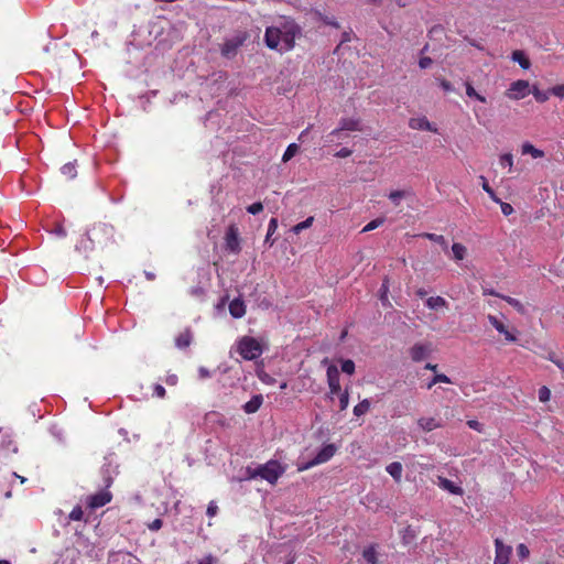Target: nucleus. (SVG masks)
<instances>
[{
  "label": "nucleus",
  "mask_w": 564,
  "mask_h": 564,
  "mask_svg": "<svg viewBox=\"0 0 564 564\" xmlns=\"http://www.w3.org/2000/svg\"><path fill=\"white\" fill-rule=\"evenodd\" d=\"M301 35V28L292 20H285L280 26L265 30L264 42L269 48L286 52L294 47L295 39Z\"/></svg>",
  "instance_id": "nucleus-1"
},
{
  "label": "nucleus",
  "mask_w": 564,
  "mask_h": 564,
  "mask_svg": "<svg viewBox=\"0 0 564 564\" xmlns=\"http://www.w3.org/2000/svg\"><path fill=\"white\" fill-rule=\"evenodd\" d=\"M113 232L115 229L111 225L106 223H97L90 230L86 232L87 240H82L77 248L91 250L95 242L107 243L108 241L112 240Z\"/></svg>",
  "instance_id": "nucleus-2"
},
{
  "label": "nucleus",
  "mask_w": 564,
  "mask_h": 564,
  "mask_svg": "<svg viewBox=\"0 0 564 564\" xmlns=\"http://www.w3.org/2000/svg\"><path fill=\"white\" fill-rule=\"evenodd\" d=\"M283 467L278 460L271 459L263 465H258L256 468L248 467L247 474L249 478L260 477L270 484H275L278 479L284 474Z\"/></svg>",
  "instance_id": "nucleus-3"
},
{
  "label": "nucleus",
  "mask_w": 564,
  "mask_h": 564,
  "mask_svg": "<svg viewBox=\"0 0 564 564\" xmlns=\"http://www.w3.org/2000/svg\"><path fill=\"white\" fill-rule=\"evenodd\" d=\"M237 350L246 360H254L262 354V348L258 340L249 336H245L239 340Z\"/></svg>",
  "instance_id": "nucleus-4"
},
{
  "label": "nucleus",
  "mask_w": 564,
  "mask_h": 564,
  "mask_svg": "<svg viewBox=\"0 0 564 564\" xmlns=\"http://www.w3.org/2000/svg\"><path fill=\"white\" fill-rule=\"evenodd\" d=\"M248 35L245 32H240L235 36L227 39L221 46V55L228 59L234 58L240 46L246 42Z\"/></svg>",
  "instance_id": "nucleus-5"
},
{
  "label": "nucleus",
  "mask_w": 564,
  "mask_h": 564,
  "mask_svg": "<svg viewBox=\"0 0 564 564\" xmlns=\"http://www.w3.org/2000/svg\"><path fill=\"white\" fill-rule=\"evenodd\" d=\"M335 453H336L335 445L327 444L322 449H319V452L316 454V456L312 460H310L305 464L299 465L297 470L303 471V470H306V469H308L313 466H316L318 464L326 463L335 455Z\"/></svg>",
  "instance_id": "nucleus-6"
},
{
  "label": "nucleus",
  "mask_w": 564,
  "mask_h": 564,
  "mask_svg": "<svg viewBox=\"0 0 564 564\" xmlns=\"http://www.w3.org/2000/svg\"><path fill=\"white\" fill-rule=\"evenodd\" d=\"M225 248L234 254L241 251L239 230L235 224H231L225 235Z\"/></svg>",
  "instance_id": "nucleus-7"
},
{
  "label": "nucleus",
  "mask_w": 564,
  "mask_h": 564,
  "mask_svg": "<svg viewBox=\"0 0 564 564\" xmlns=\"http://www.w3.org/2000/svg\"><path fill=\"white\" fill-rule=\"evenodd\" d=\"M361 122L359 119L343 118L339 122V128L333 130L328 137L341 139L344 131H361Z\"/></svg>",
  "instance_id": "nucleus-8"
},
{
  "label": "nucleus",
  "mask_w": 564,
  "mask_h": 564,
  "mask_svg": "<svg viewBox=\"0 0 564 564\" xmlns=\"http://www.w3.org/2000/svg\"><path fill=\"white\" fill-rule=\"evenodd\" d=\"M432 351L433 347L431 343H416L410 348L409 354L413 361L420 362L430 357Z\"/></svg>",
  "instance_id": "nucleus-9"
},
{
  "label": "nucleus",
  "mask_w": 564,
  "mask_h": 564,
  "mask_svg": "<svg viewBox=\"0 0 564 564\" xmlns=\"http://www.w3.org/2000/svg\"><path fill=\"white\" fill-rule=\"evenodd\" d=\"M327 382L329 387L328 398L330 400L334 399L335 394H339L341 392L340 383H339V371L336 366L332 365L327 368Z\"/></svg>",
  "instance_id": "nucleus-10"
},
{
  "label": "nucleus",
  "mask_w": 564,
  "mask_h": 564,
  "mask_svg": "<svg viewBox=\"0 0 564 564\" xmlns=\"http://www.w3.org/2000/svg\"><path fill=\"white\" fill-rule=\"evenodd\" d=\"M496 546V556L494 564H508L510 560V555L512 553V547L510 545L503 544L500 539L495 540Z\"/></svg>",
  "instance_id": "nucleus-11"
},
{
  "label": "nucleus",
  "mask_w": 564,
  "mask_h": 564,
  "mask_svg": "<svg viewBox=\"0 0 564 564\" xmlns=\"http://www.w3.org/2000/svg\"><path fill=\"white\" fill-rule=\"evenodd\" d=\"M508 96L512 99H521L529 94V83L527 80H517L511 84Z\"/></svg>",
  "instance_id": "nucleus-12"
},
{
  "label": "nucleus",
  "mask_w": 564,
  "mask_h": 564,
  "mask_svg": "<svg viewBox=\"0 0 564 564\" xmlns=\"http://www.w3.org/2000/svg\"><path fill=\"white\" fill-rule=\"evenodd\" d=\"M111 494L107 490H101L93 496L89 497L88 506L91 509H97L100 507H104L111 500Z\"/></svg>",
  "instance_id": "nucleus-13"
},
{
  "label": "nucleus",
  "mask_w": 564,
  "mask_h": 564,
  "mask_svg": "<svg viewBox=\"0 0 564 564\" xmlns=\"http://www.w3.org/2000/svg\"><path fill=\"white\" fill-rule=\"evenodd\" d=\"M229 313L234 318H241L246 314V305L241 297L234 299L229 303Z\"/></svg>",
  "instance_id": "nucleus-14"
},
{
  "label": "nucleus",
  "mask_w": 564,
  "mask_h": 564,
  "mask_svg": "<svg viewBox=\"0 0 564 564\" xmlns=\"http://www.w3.org/2000/svg\"><path fill=\"white\" fill-rule=\"evenodd\" d=\"M489 323L500 333L505 335L506 340L508 341H516L517 337L509 332L502 322H500L496 316L488 315Z\"/></svg>",
  "instance_id": "nucleus-15"
},
{
  "label": "nucleus",
  "mask_w": 564,
  "mask_h": 564,
  "mask_svg": "<svg viewBox=\"0 0 564 564\" xmlns=\"http://www.w3.org/2000/svg\"><path fill=\"white\" fill-rule=\"evenodd\" d=\"M409 127L414 130L436 131V129L432 127L431 122L425 117L411 118L409 121Z\"/></svg>",
  "instance_id": "nucleus-16"
},
{
  "label": "nucleus",
  "mask_w": 564,
  "mask_h": 564,
  "mask_svg": "<svg viewBox=\"0 0 564 564\" xmlns=\"http://www.w3.org/2000/svg\"><path fill=\"white\" fill-rule=\"evenodd\" d=\"M438 486L453 495H463L464 492L462 487L455 485L452 480L445 477H438Z\"/></svg>",
  "instance_id": "nucleus-17"
},
{
  "label": "nucleus",
  "mask_w": 564,
  "mask_h": 564,
  "mask_svg": "<svg viewBox=\"0 0 564 564\" xmlns=\"http://www.w3.org/2000/svg\"><path fill=\"white\" fill-rule=\"evenodd\" d=\"M417 425L424 432H431L443 426V424L440 421H436L434 417H421L417 420Z\"/></svg>",
  "instance_id": "nucleus-18"
},
{
  "label": "nucleus",
  "mask_w": 564,
  "mask_h": 564,
  "mask_svg": "<svg viewBox=\"0 0 564 564\" xmlns=\"http://www.w3.org/2000/svg\"><path fill=\"white\" fill-rule=\"evenodd\" d=\"M263 402L261 394L253 395L243 406V411L248 414L256 413Z\"/></svg>",
  "instance_id": "nucleus-19"
},
{
  "label": "nucleus",
  "mask_w": 564,
  "mask_h": 564,
  "mask_svg": "<svg viewBox=\"0 0 564 564\" xmlns=\"http://www.w3.org/2000/svg\"><path fill=\"white\" fill-rule=\"evenodd\" d=\"M386 469L397 482H400L403 470L401 463L393 462L389 464Z\"/></svg>",
  "instance_id": "nucleus-20"
},
{
  "label": "nucleus",
  "mask_w": 564,
  "mask_h": 564,
  "mask_svg": "<svg viewBox=\"0 0 564 564\" xmlns=\"http://www.w3.org/2000/svg\"><path fill=\"white\" fill-rule=\"evenodd\" d=\"M192 341V332L189 329L184 330L181 333L176 339L175 344L178 348H186L191 345Z\"/></svg>",
  "instance_id": "nucleus-21"
},
{
  "label": "nucleus",
  "mask_w": 564,
  "mask_h": 564,
  "mask_svg": "<svg viewBox=\"0 0 564 564\" xmlns=\"http://www.w3.org/2000/svg\"><path fill=\"white\" fill-rule=\"evenodd\" d=\"M426 306L431 310H438L442 307H446L448 304L446 300L442 296H432L429 297L425 302Z\"/></svg>",
  "instance_id": "nucleus-22"
},
{
  "label": "nucleus",
  "mask_w": 564,
  "mask_h": 564,
  "mask_svg": "<svg viewBox=\"0 0 564 564\" xmlns=\"http://www.w3.org/2000/svg\"><path fill=\"white\" fill-rule=\"evenodd\" d=\"M276 228H278V219L271 218L269 221V226H268V232H267V236L264 239V243L269 245V247H272L275 241V239H272V235L275 232Z\"/></svg>",
  "instance_id": "nucleus-23"
},
{
  "label": "nucleus",
  "mask_w": 564,
  "mask_h": 564,
  "mask_svg": "<svg viewBox=\"0 0 564 564\" xmlns=\"http://www.w3.org/2000/svg\"><path fill=\"white\" fill-rule=\"evenodd\" d=\"M512 59L514 62H518L519 65L524 69H528L531 66L530 59L528 58L523 51H514L512 53Z\"/></svg>",
  "instance_id": "nucleus-24"
},
{
  "label": "nucleus",
  "mask_w": 564,
  "mask_h": 564,
  "mask_svg": "<svg viewBox=\"0 0 564 564\" xmlns=\"http://www.w3.org/2000/svg\"><path fill=\"white\" fill-rule=\"evenodd\" d=\"M522 153L523 154H531L534 159L542 158L544 155L543 151L534 148L531 143L525 142L522 145Z\"/></svg>",
  "instance_id": "nucleus-25"
},
{
  "label": "nucleus",
  "mask_w": 564,
  "mask_h": 564,
  "mask_svg": "<svg viewBox=\"0 0 564 564\" xmlns=\"http://www.w3.org/2000/svg\"><path fill=\"white\" fill-rule=\"evenodd\" d=\"M61 172L67 178H69V180L74 178L77 174L75 162H69V163L64 164L61 169Z\"/></svg>",
  "instance_id": "nucleus-26"
},
{
  "label": "nucleus",
  "mask_w": 564,
  "mask_h": 564,
  "mask_svg": "<svg viewBox=\"0 0 564 564\" xmlns=\"http://www.w3.org/2000/svg\"><path fill=\"white\" fill-rule=\"evenodd\" d=\"M370 409V401L368 399H365L360 401L355 408H354V414L356 416H361L366 414Z\"/></svg>",
  "instance_id": "nucleus-27"
},
{
  "label": "nucleus",
  "mask_w": 564,
  "mask_h": 564,
  "mask_svg": "<svg viewBox=\"0 0 564 564\" xmlns=\"http://www.w3.org/2000/svg\"><path fill=\"white\" fill-rule=\"evenodd\" d=\"M362 557L368 564H377V552L372 546L364 550Z\"/></svg>",
  "instance_id": "nucleus-28"
},
{
  "label": "nucleus",
  "mask_w": 564,
  "mask_h": 564,
  "mask_svg": "<svg viewBox=\"0 0 564 564\" xmlns=\"http://www.w3.org/2000/svg\"><path fill=\"white\" fill-rule=\"evenodd\" d=\"M452 251H453L454 258L456 260H463L465 258V256H466L467 249L462 243L455 242L452 246Z\"/></svg>",
  "instance_id": "nucleus-29"
},
{
  "label": "nucleus",
  "mask_w": 564,
  "mask_h": 564,
  "mask_svg": "<svg viewBox=\"0 0 564 564\" xmlns=\"http://www.w3.org/2000/svg\"><path fill=\"white\" fill-rule=\"evenodd\" d=\"M299 150H300V147H299L296 143H291V144L286 148V150H285V152H284V154H283V156H282V161H283V162H288V161H290L293 156H295V155H296V153L299 152Z\"/></svg>",
  "instance_id": "nucleus-30"
},
{
  "label": "nucleus",
  "mask_w": 564,
  "mask_h": 564,
  "mask_svg": "<svg viewBox=\"0 0 564 564\" xmlns=\"http://www.w3.org/2000/svg\"><path fill=\"white\" fill-rule=\"evenodd\" d=\"M444 26L442 24H435L429 30V36L432 40H441L444 34Z\"/></svg>",
  "instance_id": "nucleus-31"
},
{
  "label": "nucleus",
  "mask_w": 564,
  "mask_h": 564,
  "mask_svg": "<svg viewBox=\"0 0 564 564\" xmlns=\"http://www.w3.org/2000/svg\"><path fill=\"white\" fill-rule=\"evenodd\" d=\"M314 217L310 216L304 221L299 223L292 228L294 234H300L302 230L310 228L313 225Z\"/></svg>",
  "instance_id": "nucleus-32"
},
{
  "label": "nucleus",
  "mask_w": 564,
  "mask_h": 564,
  "mask_svg": "<svg viewBox=\"0 0 564 564\" xmlns=\"http://www.w3.org/2000/svg\"><path fill=\"white\" fill-rule=\"evenodd\" d=\"M466 86V95L470 98H476L477 100H479L480 102H486V98L481 95H479L475 88L471 86L470 83H466L465 84Z\"/></svg>",
  "instance_id": "nucleus-33"
},
{
  "label": "nucleus",
  "mask_w": 564,
  "mask_h": 564,
  "mask_svg": "<svg viewBox=\"0 0 564 564\" xmlns=\"http://www.w3.org/2000/svg\"><path fill=\"white\" fill-rule=\"evenodd\" d=\"M501 297L508 304L513 306L519 313L524 314L525 310H524V306L522 305V303L520 301H518L517 299L510 297V296H505V295H502Z\"/></svg>",
  "instance_id": "nucleus-34"
},
{
  "label": "nucleus",
  "mask_w": 564,
  "mask_h": 564,
  "mask_svg": "<svg viewBox=\"0 0 564 564\" xmlns=\"http://www.w3.org/2000/svg\"><path fill=\"white\" fill-rule=\"evenodd\" d=\"M532 94L536 101L545 102L549 99L550 91H542L536 86L533 87Z\"/></svg>",
  "instance_id": "nucleus-35"
},
{
  "label": "nucleus",
  "mask_w": 564,
  "mask_h": 564,
  "mask_svg": "<svg viewBox=\"0 0 564 564\" xmlns=\"http://www.w3.org/2000/svg\"><path fill=\"white\" fill-rule=\"evenodd\" d=\"M480 180L482 181V188L486 193H488V195L490 196V198L496 202V203H499L500 199L496 196V193L495 191L490 187V185L488 184L486 177L484 176H480Z\"/></svg>",
  "instance_id": "nucleus-36"
},
{
  "label": "nucleus",
  "mask_w": 564,
  "mask_h": 564,
  "mask_svg": "<svg viewBox=\"0 0 564 564\" xmlns=\"http://www.w3.org/2000/svg\"><path fill=\"white\" fill-rule=\"evenodd\" d=\"M48 231L54 234L55 236H57L59 238H64L67 235L65 228L59 223H54L53 227Z\"/></svg>",
  "instance_id": "nucleus-37"
},
{
  "label": "nucleus",
  "mask_w": 564,
  "mask_h": 564,
  "mask_svg": "<svg viewBox=\"0 0 564 564\" xmlns=\"http://www.w3.org/2000/svg\"><path fill=\"white\" fill-rule=\"evenodd\" d=\"M338 395H339V410L344 411L347 409V406L349 404L348 389H346L344 392H340Z\"/></svg>",
  "instance_id": "nucleus-38"
},
{
  "label": "nucleus",
  "mask_w": 564,
  "mask_h": 564,
  "mask_svg": "<svg viewBox=\"0 0 564 564\" xmlns=\"http://www.w3.org/2000/svg\"><path fill=\"white\" fill-rule=\"evenodd\" d=\"M341 371L348 375H352L355 372V362L351 359L343 360Z\"/></svg>",
  "instance_id": "nucleus-39"
},
{
  "label": "nucleus",
  "mask_w": 564,
  "mask_h": 564,
  "mask_svg": "<svg viewBox=\"0 0 564 564\" xmlns=\"http://www.w3.org/2000/svg\"><path fill=\"white\" fill-rule=\"evenodd\" d=\"M406 195V192L405 191H392L390 194H389V198L395 204V205H399L400 200L402 198H404Z\"/></svg>",
  "instance_id": "nucleus-40"
},
{
  "label": "nucleus",
  "mask_w": 564,
  "mask_h": 564,
  "mask_svg": "<svg viewBox=\"0 0 564 564\" xmlns=\"http://www.w3.org/2000/svg\"><path fill=\"white\" fill-rule=\"evenodd\" d=\"M384 223V218H376L373 220H371L370 223H368L364 229H362V232H367V231H370V230H373L376 228H378L380 225H382Z\"/></svg>",
  "instance_id": "nucleus-41"
},
{
  "label": "nucleus",
  "mask_w": 564,
  "mask_h": 564,
  "mask_svg": "<svg viewBox=\"0 0 564 564\" xmlns=\"http://www.w3.org/2000/svg\"><path fill=\"white\" fill-rule=\"evenodd\" d=\"M84 517V511L82 507L77 506L75 507L72 512L69 513V519L73 521H80Z\"/></svg>",
  "instance_id": "nucleus-42"
},
{
  "label": "nucleus",
  "mask_w": 564,
  "mask_h": 564,
  "mask_svg": "<svg viewBox=\"0 0 564 564\" xmlns=\"http://www.w3.org/2000/svg\"><path fill=\"white\" fill-rule=\"evenodd\" d=\"M500 165L502 167H508L509 170H511L512 167V155L507 153V154H502L500 156Z\"/></svg>",
  "instance_id": "nucleus-43"
},
{
  "label": "nucleus",
  "mask_w": 564,
  "mask_h": 564,
  "mask_svg": "<svg viewBox=\"0 0 564 564\" xmlns=\"http://www.w3.org/2000/svg\"><path fill=\"white\" fill-rule=\"evenodd\" d=\"M388 280L384 279L381 288H380V300L382 302L383 305H386V303L388 302Z\"/></svg>",
  "instance_id": "nucleus-44"
},
{
  "label": "nucleus",
  "mask_w": 564,
  "mask_h": 564,
  "mask_svg": "<svg viewBox=\"0 0 564 564\" xmlns=\"http://www.w3.org/2000/svg\"><path fill=\"white\" fill-rule=\"evenodd\" d=\"M550 397H551V391H550V389H549V388H546V387H541V388L539 389V400H540L541 402H546V401H549V400H550Z\"/></svg>",
  "instance_id": "nucleus-45"
},
{
  "label": "nucleus",
  "mask_w": 564,
  "mask_h": 564,
  "mask_svg": "<svg viewBox=\"0 0 564 564\" xmlns=\"http://www.w3.org/2000/svg\"><path fill=\"white\" fill-rule=\"evenodd\" d=\"M423 236L425 238H427L429 240H432V241L437 242L440 245H446L445 238L443 236H441V235L426 232Z\"/></svg>",
  "instance_id": "nucleus-46"
},
{
  "label": "nucleus",
  "mask_w": 564,
  "mask_h": 564,
  "mask_svg": "<svg viewBox=\"0 0 564 564\" xmlns=\"http://www.w3.org/2000/svg\"><path fill=\"white\" fill-rule=\"evenodd\" d=\"M263 210V205L260 202L253 203L250 206L247 207V212L257 215Z\"/></svg>",
  "instance_id": "nucleus-47"
},
{
  "label": "nucleus",
  "mask_w": 564,
  "mask_h": 564,
  "mask_svg": "<svg viewBox=\"0 0 564 564\" xmlns=\"http://www.w3.org/2000/svg\"><path fill=\"white\" fill-rule=\"evenodd\" d=\"M517 554L520 558L524 560L529 556L530 551L525 544L521 543L517 547Z\"/></svg>",
  "instance_id": "nucleus-48"
},
{
  "label": "nucleus",
  "mask_w": 564,
  "mask_h": 564,
  "mask_svg": "<svg viewBox=\"0 0 564 564\" xmlns=\"http://www.w3.org/2000/svg\"><path fill=\"white\" fill-rule=\"evenodd\" d=\"M217 512H218V507H217L216 502L210 501L208 503L207 511H206L207 516L212 518V517H215L217 514Z\"/></svg>",
  "instance_id": "nucleus-49"
},
{
  "label": "nucleus",
  "mask_w": 564,
  "mask_h": 564,
  "mask_svg": "<svg viewBox=\"0 0 564 564\" xmlns=\"http://www.w3.org/2000/svg\"><path fill=\"white\" fill-rule=\"evenodd\" d=\"M467 425L470 429L475 430V431L482 432L484 425H482V423H480L477 420H469V421H467Z\"/></svg>",
  "instance_id": "nucleus-50"
},
{
  "label": "nucleus",
  "mask_w": 564,
  "mask_h": 564,
  "mask_svg": "<svg viewBox=\"0 0 564 564\" xmlns=\"http://www.w3.org/2000/svg\"><path fill=\"white\" fill-rule=\"evenodd\" d=\"M163 521L161 519H155L151 523L148 524L149 530L158 531L162 528Z\"/></svg>",
  "instance_id": "nucleus-51"
},
{
  "label": "nucleus",
  "mask_w": 564,
  "mask_h": 564,
  "mask_svg": "<svg viewBox=\"0 0 564 564\" xmlns=\"http://www.w3.org/2000/svg\"><path fill=\"white\" fill-rule=\"evenodd\" d=\"M551 94L557 96V97H561L563 98L564 97V85H556L554 86L551 90H550Z\"/></svg>",
  "instance_id": "nucleus-52"
},
{
  "label": "nucleus",
  "mask_w": 564,
  "mask_h": 564,
  "mask_svg": "<svg viewBox=\"0 0 564 564\" xmlns=\"http://www.w3.org/2000/svg\"><path fill=\"white\" fill-rule=\"evenodd\" d=\"M499 203H500L501 212L503 215L509 216L513 213V207L510 204L502 203L501 200Z\"/></svg>",
  "instance_id": "nucleus-53"
},
{
  "label": "nucleus",
  "mask_w": 564,
  "mask_h": 564,
  "mask_svg": "<svg viewBox=\"0 0 564 564\" xmlns=\"http://www.w3.org/2000/svg\"><path fill=\"white\" fill-rule=\"evenodd\" d=\"M434 382H436V383H440V382H442V383H451L452 381H451V379L446 375H444V373H436L434 376Z\"/></svg>",
  "instance_id": "nucleus-54"
},
{
  "label": "nucleus",
  "mask_w": 564,
  "mask_h": 564,
  "mask_svg": "<svg viewBox=\"0 0 564 564\" xmlns=\"http://www.w3.org/2000/svg\"><path fill=\"white\" fill-rule=\"evenodd\" d=\"M433 61L431 57H427V56H424V57H421L420 61H419V66L423 69L430 67L432 65Z\"/></svg>",
  "instance_id": "nucleus-55"
},
{
  "label": "nucleus",
  "mask_w": 564,
  "mask_h": 564,
  "mask_svg": "<svg viewBox=\"0 0 564 564\" xmlns=\"http://www.w3.org/2000/svg\"><path fill=\"white\" fill-rule=\"evenodd\" d=\"M102 475H104L106 488L110 487L112 484V478L110 476L109 468L102 469Z\"/></svg>",
  "instance_id": "nucleus-56"
},
{
  "label": "nucleus",
  "mask_w": 564,
  "mask_h": 564,
  "mask_svg": "<svg viewBox=\"0 0 564 564\" xmlns=\"http://www.w3.org/2000/svg\"><path fill=\"white\" fill-rule=\"evenodd\" d=\"M154 393L156 397L163 399L166 394V391H165V388L161 384H155L154 386Z\"/></svg>",
  "instance_id": "nucleus-57"
},
{
  "label": "nucleus",
  "mask_w": 564,
  "mask_h": 564,
  "mask_svg": "<svg viewBox=\"0 0 564 564\" xmlns=\"http://www.w3.org/2000/svg\"><path fill=\"white\" fill-rule=\"evenodd\" d=\"M217 558L214 555L208 554L204 558L199 560L197 564H215Z\"/></svg>",
  "instance_id": "nucleus-58"
},
{
  "label": "nucleus",
  "mask_w": 564,
  "mask_h": 564,
  "mask_svg": "<svg viewBox=\"0 0 564 564\" xmlns=\"http://www.w3.org/2000/svg\"><path fill=\"white\" fill-rule=\"evenodd\" d=\"M351 153H352V151H351L350 149H348V148H343V149H340V150L335 154V156H337V158H348V156H350V155H351Z\"/></svg>",
  "instance_id": "nucleus-59"
},
{
  "label": "nucleus",
  "mask_w": 564,
  "mask_h": 564,
  "mask_svg": "<svg viewBox=\"0 0 564 564\" xmlns=\"http://www.w3.org/2000/svg\"><path fill=\"white\" fill-rule=\"evenodd\" d=\"M191 294L197 297H203L205 295V291L202 286H195L191 290Z\"/></svg>",
  "instance_id": "nucleus-60"
},
{
  "label": "nucleus",
  "mask_w": 564,
  "mask_h": 564,
  "mask_svg": "<svg viewBox=\"0 0 564 564\" xmlns=\"http://www.w3.org/2000/svg\"><path fill=\"white\" fill-rule=\"evenodd\" d=\"M178 381V378L176 375H170L165 379V383L169 386H176Z\"/></svg>",
  "instance_id": "nucleus-61"
},
{
  "label": "nucleus",
  "mask_w": 564,
  "mask_h": 564,
  "mask_svg": "<svg viewBox=\"0 0 564 564\" xmlns=\"http://www.w3.org/2000/svg\"><path fill=\"white\" fill-rule=\"evenodd\" d=\"M440 85L445 91L454 90L452 84L446 79H441Z\"/></svg>",
  "instance_id": "nucleus-62"
},
{
  "label": "nucleus",
  "mask_w": 564,
  "mask_h": 564,
  "mask_svg": "<svg viewBox=\"0 0 564 564\" xmlns=\"http://www.w3.org/2000/svg\"><path fill=\"white\" fill-rule=\"evenodd\" d=\"M228 301V295H225L220 299V301L218 302V304L216 305V310L218 311H224L225 306H226V303Z\"/></svg>",
  "instance_id": "nucleus-63"
},
{
  "label": "nucleus",
  "mask_w": 564,
  "mask_h": 564,
  "mask_svg": "<svg viewBox=\"0 0 564 564\" xmlns=\"http://www.w3.org/2000/svg\"><path fill=\"white\" fill-rule=\"evenodd\" d=\"M199 378L200 379H206V378H209L210 377V372L208 369L204 368V367H200L199 370Z\"/></svg>",
  "instance_id": "nucleus-64"
}]
</instances>
